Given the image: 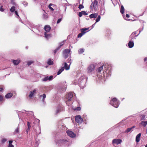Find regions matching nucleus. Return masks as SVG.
<instances>
[{
  "mask_svg": "<svg viewBox=\"0 0 147 147\" xmlns=\"http://www.w3.org/2000/svg\"><path fill=\"white\" fill-rule=\"evenodd\" d=\"M73 96V93L72 92H69L66 94V96L65 101L67 105L69 106L71 104V100Z\"/></svg>",
  "mask_w": 147,
  "mask_h": 147,
  "instance_id": "obj_1",
  "label": "nucleus"
},
{
  "mask_svg": "<svg viewBox=\"0 0 147 147\" xmlns=\"http://www.w3.org/2000/svg\"><path fill=\"white\" fill-rule=\"evenodd\" d=\"M110 104L113 107L116 108L118 107L119 105L118 101L115 98H113L111 101Z\"/></svg>",
  "mask_w": 147,
  "mask_h": 147,
  "instance_id": "obj_2",
  "label": "nucleus"
},
{
  "mask_svg": "<svg viewBox=\"0 0 147 147\" xmlns=\"http://www.w3.org/2000/svg\"><path fill=\"white\" fill-rule=\"evenodd\" d=\"M98 1L96 0H95L92 3L91 5L90 6V9L91 10L94 9L96 10L97 7Z\"/></svg>",
  "mask_w": 147,
  "mask_h": 147,
  "instance_id": "obj_3",
  "label": "nucleus"
},
{
  "mask_svg": "<svg viewBox=\"0 0 147 147\" xmlns=\"http://www.w3.org/2000/svg\"><path fill=\"white\" fill-rule=\"evenodd\" d=\"M95 67V66L94 64H91L87 68V71L88 73H90L94 70Z\"/></svg>",
  "mask_w": 147,
  "mask_h": 147,
  "instance_id": "obj_4",
  "label": "nucleus"
},
{
  "mask_svg": "<svg viewBox=\"0 0 147 147\" xmlns=\"http://www.w3.org/2000/svg\"><path fill=\"white\" fill-rule=\"evenodd\" d=\"M75 120L76 122L78 123H81L83 122V119L80 115H77L75 117Z\"/></svg>",
  "mask_w": 147,
  "mask_h": 147,
  "instance_id": "obj_5",
  "label": "nucleus"
},
{
  "mask_svg": "<svg viewBox=\"0 0 147 147\" xmlns=\"http://www.w3.org/2000/svg\"><path fill=\"white\" fill-rule=\"evenodd\" d=\"M70 52V50L68 49H65L63 51V55L65 58L66 59L68 57V54Z\"/></svg>",
  "mask_w": 147,
  "mask_h": 147,
  "instance_id": "obj_6",
  "label": "nucleus"
},
{
  "mask_svg": "<svg viewBox=\"0 0 147 147\" xmlns=\"http://www.w3.org/2000/svg\"><path fill=\"white\" fill-rule=\"evenodd\" d=\"M68 135L71 138H74L76 136V134L73 131H67L66 132Z\"/></svg>",
  "mask_w": 147,
  "mask_h": 147,
  "instance_id": "obj_7",
  "label": "nucleus"
},
{
  "mask_svg": "<svg viewBox=\"0 0 147 147\" xmlns=\"http://www.w3.org/2000/svg\"><path fill=\"white\" fill-rule=\"evenodd\" d=\"M122 142V140L120 139H114L112 140V143L115 144L117 145L120 144Z\"/></svg>",
  "mask_w": 147,
  "mask_h": 147,
  "instance_id": "obj_8",
  "label": "nucleus"
},
{
  "mask_svg": "<svg viewBox=\"0 0 147 147\" xmlns=\"http://www.w3.org/2000/svg\"><path fill=\"white\" fill-rule=\"evenodd\" d=\"M67 141L65 140H57L56 143L57 144L59 145H61L62 144H63L65 143V142Z\"/></svg>",
  "mask_w": 147,
  "mask_h": 147,
  "instance_id": "obj_9",
  "label": "nucleus"
},
{
  "mask_svg": "<svg viewBox=\"0 0 147 147\" xmlns=\"http://www.w3.org/2000/svg\"><path fill=\"white\" fill-rule=\"evenodd\" d=\"M108 66V64H105V65H104L103 66L98 67L96 70L97 72L98 73H100L101 71L102 70L103 66H104L106 68V67Z\"/></svg>",
  "mask_w": 147,
  "mask_h": 147,
  "instance_id": "obj_10",
  "label": "nucleus"
},
{
  "mask_svg": "<svg viewBox=\"0 0 147 147\" xmlns=\"http://www.w3.org/2000/svg\"><path fill=\"white\" fill-rule=\"evenodd\" d=\"M36 89H34L33 91H30V94L28 95V97L30 98H32L36 93Z\"/></svg>",
  "mask_w": 147,
  "mask_h": 147,
  "instance_id": "obj_11",
  "label": "nucleus"
},
{
  "mask_svg": "<svg viewBox=\"0 0 147 147\" xmlns=\"http://www.w3.org/2000/svg\"><path fill=\"white\" fill-rule=\"evenodd\" d=\"M139 124L140 126H142L144 127L147 125V121H142L140 122Z\"/></svg>",
  "mask_w": 147,
  "mask_h": 147,
  "instance_id": "obj_12",
  "label": "nucleus"
},
{
  "mask_svg": "<svg viewBox=\"0 0 147 147\" xmlns=\"http://www.w3.org/2000/svg\"><path fill=\"white\" fill-rule=\"evenodd\" d=\"M51 29L50 26L49 25H46L44 26V29L46 31V32H49Z\"/></svg>",
  "mask_w": 147,
  "mask_h": 147,
  "instance_id": "obj_13",
  "label": "nucleus"
},
{
  "mask_svg": "<svg viewBox=\"0 0 147 147\" xmlns=\"http://www.w3.org/2000/svg\"><path fill=\"white\" fill-rule=\"evenodd\" d=\"M141 135V133H139L136 136V141L137 143L138 142L140 141Z\"/></svg>",
  "mask_w": 147,
  "mask_h": 147,
  "instance_id": "obj_14",
  "label": "nucleus"
},
{
  "mask_svg": "<svg viewBox=\"0 0 147 147\" xmlns=\"http://www.w3.org/2000/svg\"><path fill=\"white\" fill-rule=\"evenodd\" d=\"M98 13H96L92 14L89 16V17L90 18H95L97 17L98 16Z\"/></svg>",
  "mask_w": 147,
  "mask_h": 147,
  "instance_id": "obj_15",
  "label": "nucleus"
},
{
  "mask_svg": "<svg viewBox=\"0 0 147 147\" xmlns=\"http://www.w3.org/2000/svg\"><path fill=\"white\" fill-rule=\"evenodd\" d=\"M13 94L11 93H9L5 95V97L6 98H9L12 97Z\"/></svg>",
  "mask_w": 147,
  "mask_h": 147,
  "instance_id": "obj_16",
  "label": "nucleus"
},
{
  "mask_svg": "<svg viewBox=\"0 0 147 147\" xmlns=\"http://www.w3.org/2000/svg\"><path fill=\"white\" fill-rule=\"evenodd\" d=\"M134 44L133 42L129 41L128 43V46L129 48H131L134 46Z\"/></svg>",
  "mask_w": 147,
  "mask_h": 147,
  "instance_id": "obj_17",
  "label": "nucleus"
},
{
  "mask_svg": "<svg viewBox=\"0 0 147 147\" xmlns=\"http://www.w3.org/2000/svg\"><path fill=\"white\" fill-rule=\"evenodd\" d=\"M13 63L15 65H18L19 63L20 62V60H13Z\"/></svg>",
  "mask_w": 147,
  "mask_h": 147,
  "instance_id": "obj_18",
  "label": "nucleus"
},
{
  "mask_svg": "<svg viewBox=\"0 0 147 147\" xmlns=\"http://www.w3.org/2000/svg\"><path fill=\"white\" fill-rule=\"evenodd\" d=\"M135 127H136V126H134L132 127L131 128H128L125 131V133H128V132H130L133 128H134Z\"/></svg>",
  "mask_w": 147,
  "mask_h": 147,
  "instance_id": "obj_19",
  "label": "nucleus"
},
{
  "mask_svg": "<svg viewBox=\"0 0 147 147\" xmlns=\"http://www.w3.org/2000/svg\"><path fill=\"white\" fill-rule=\"evenodd\" d=\"M88 28L81 29V33H82V34H83L84 35L86 33V31L87 30H88Z\"/></svg>",
  "mask_w": 147,
  "mask_h": 147,
  "instance_id": "obj_20",
  "label": "nucleus"
},
{
  "mask_svg": "<svg viewBox=\"0 0 147 147\" xmlns=\"http://www.w3.org/2000/svg\"><path fill=\"white\" fill-rule=\"evenodd\" d=\"M44 34H45V37L47 38H49L51 37V34H48L47 33V32H45Z\"/></svg>",
  "mask_w": 147,
  "mask_h": 147,
  "instance_id": "obj_21",
  "label": "nucleus"
},
{
  "mask_svg": "<svg viewBox=\"0 0 147 147\" xmlns=\"http://www.w3.org/2000/svg\"><path fill=\"white\" fill-rule=\"evenodd\" d=\"M64 69V68L63 67H62L61 69H60L57 72V74L59 75L60 74L61 72L63 71Z\"/></svg>",
  "mask_w": 147,
  "mask_h": 147,
  "instance_id": "obj_22",
  "label": "nucleus"
},
{
  "mask_svg": "<svg viewBox=\"0 0 147 147\" xmlns=\"http://www.w3.org/2000/svg\"><path fill=\"white\" fill-rule=\"evenodd\" d=\"M120 12L122 14H123L124 12V8L123 5H121L120 9Z\"/></svg>",
  "mask_w": 147,
  "mask_h": 147,
  "instance_id": "obj_23",
  "label": "nucleus"
},
{
  "mask_svg": "<svg viewBox=\"0 0 147 147\" xmlns=\"http://www.w3.org/2000/svg\"><path fill=\"white\" fill-rule=\"evenodd\" d=\"M47 63L48 65H51L53 64V62L51 59H49Z\"/></svg>",
  "mask_w": 147,
  "mask_h": 147,
  "instance_id": "obj_24",
  "label": "nucleus"
},
{
  "mask_svg": "<svg viewBox=\"0 0 147 147\" xmlns=\"http://www.w3.org/2000/svg\"><path fill=\"white\" fill-rule=\"evenodd\" d=\"M64 67L65 69L66 70L69 69V66H68L66 62L64 63Z\"/></svg>",
  "mask_w": 147,
  "mask_h": 147,
  "instance_id": "obj_25",
  "label": "nucleus"
},
{
  "mask_svg": "<svg viewBox=\"0 0 147 147\" xmlns=\"http://www.w3.org/2000/svg\"><path fill=\"white\" fill-rule=\"evenodd\" d=\"M13 141L11 140H10L9 142V144L8 147H14V146L11 144Z\"/></svg>",
  "mask_w": 147,
  "mask_h": 147,
  "instance_id": "obj_26",
  "label": "nucleus"
},
{
  "mask_svg": "<svg viewBox=\"0 0 147 147\" xmlns=\"http://www.w3.org/2000/svg\"><path fill=\"white\" fill-rule=\"evenodd\" d=\"M16 8L15 6H12L11 8L10 9V11L12 12H13L15 11V10Z\"/></svg>",
  "mask_w": 147,
  "mask_h": 147,
  "instance_id": "obj_27",
  "label": "nucleus"
},
{
  "mask_svg": "<svg viewBox=\"0 0 147 147\" xmlns=\"http://www.w3.org/2000/svg\"><path fill=\"white\" fill-rule=\"evenodd\" d=\"M100 19V16L99 15L98 16L97 19L96 20V23L98 22Z\"/></svg>",
  "mask_w": 147,
  "mask_h": 147,
  "instance_id": "obj_28",
  "label": "nucleus"
},
{
  "mask_svg": "<svg viewBox=\"0 0 147 147\" xmlns=\"http://www.w3.org/2000/svg\"><path fill=\"white\" fill-rule=\"evenodd\" d=\"M137 34L136 32H133L132 34H131V35L130 36V37H134V35H135L136 34Z\"/></svg>",
  "mask_w": 147,
  "mask_h": 147,
  "instance_id": "obj_29",
  "label": "nucleus"
},
{
  "mask_svg": "<svg viewBox=\"0 0 147 147\" xmlns=\"http://www.w3.org/2000/svg\"><path fill=\"white\" fill-rule=\"evenodd\" d=\"M60 47H58L57 48H56L53 51V53L54 54H55L57 52V51L59 50V49L60 48Z\"/></svg>",
  "mask_w": 147,
  "mask_h": 147,
  "instance_id": "obj_30",
  "label": "nucleus"
},
{
  "mask_svg": "<svg viewBox=\"0 0 147 147\" xmlns=\"http://www.w3.org/2000/svg\"><path fill=\"white\" fill-rule=\"evenodd\" d=\"M84 50L83 49H80L79 50V53L80 54H82L83 53V52H84Z\"/></svg>",
  "mask_w": 147,
  "mask_h": 147,
  "instance_id": "obj_31",
  "label": "nucleus"
},
{
  "mask_svg": "<svg viewBox=\"0 0 147 147\" xmlns=\"http://www.w3.org/2000/svg\"><path fill=\"white\" fill-rule=\"evenodd\" d=\"M84 8V6L83 5H82L81 4L79 5V7H78V8L80 9H82V8Z\"/></svg>",
  "mask_w": 147,
  "mask_h": 147,
  "instance_id": "obj_32",
  "label": "nucleus"
},
{
  "mask_svg": "<svg viewBox=\"0 0 147 147\" xmlns=\"http://www.w3.org/2000/svg\"><path fill=\"white\" fill-rule=\"evenodd\" d=\"M27 125L28 126V130H29L30 129V128L31 127V126L30 125V123L29 122H28Z\"/></svg>",
  "mask_w": 147,
  "mask_h": 147,
  "instance_id": "obj_33",
  "label": "nucleus"
},
{
  "mask_svg": "<svg viewBox=\"0 0 147 147\" xmlns=\"http://www.w3.org/2000/svg\"><path fill=\"white\" fill-rule=\"evenodd\" d=\"M49 80L48 76H47L44 78L43 79V80L44 81H46L47 80Z\"/></svg>",
  "mask_w": 147,
  "mask_h": 147,
  "instance_id": "obj_34",
  "label": "nucleus"
},
{
  "mask_svg": "<svg viewBox=\"0 0 147 147\" xmlns=\"http://www.w3.org/2000/svg\"><path fill=\"white\" fill-rule=\"evenodd\" d=\"M83 34L81 32V33H79L78 35V37L80 38L82 37Z\"/></svg>",
  "mask_w": 147,
  "mask_h": 147,
  "instance_id": "obj_35",
  "label": "nucleus"
},
{
  "mask_svg": "<svg viewBox=\"0 0 147 147\" xmlns=\"http://www.w3.org/2000/svg\"><path fill=\"white\" fill-rule=\"evenodd\" d=\"M19 129L17 127L15 130V132L17 133H19Z\"/></svg>",
  "mask_w": 147,
  "mask_h": 147,
  "instance_id": "obj_36",
  "label": "nucleus"
},
{
  "mask_svg": "<svg viewBox=\"0 0 147 147\" xmlns=\"http://www.w3.org/2000/svg\"><path fill=\"white\" fill-rule=\"evenodd\" d=\"M82 15H87L88 13H86L85 11H82Z\"/></svg>",
  "mask_w": 147,
  "mask_h": 147,
  "instance_id": "obj_37",
  "label": "nucleus"
},
{
  "mask_svg": "<svg viewBox=\"0 0 147 147\" xmlns=\"http://www.w3.org/2000/svg\"><path fill=\"white\" fill-rule=\"evenodd\" d=\"M3 100V97L0 94V101H2Z\"/></svg>",
  "mask_w": 147,
  "mask_h": 147,
  "instance_id": "obj_38",
  "label": "nucleus"
},
{
  "mask_svg": "<svg viewBox=\"0 0 147 147\" xmlns=\"http://www.w3.org/2000/svg\"><path fill=\"white\" fill-rule=\"evenodd\" d=\"M7 140L5 138H4L2 139L1 141V142L2 143H3L5 142Z\"/></svg>",
  "mask_w": 147,
  "mask_h": 147,
  "instance_id": "obj_39",
  "label": "nucleus"
},
{
  "mask_svg": "<svg viewBox=\"0 0 147 147\" xmlns=\"http://www.w3.org/2000/svg\"><path fill=\"white\" fill-rule=\"evenodd\" d=\"M52 5L51 4H50L49 5V8L52 11H53L54 10V9H53L52 8V7H51V5Z\"/></svg>",
  "mask_w": 147,
  "mask_h": 147,
  "instance_id": "obj_40",
  "label": "nucleus"
},
{
  "mask_svg": "<svg viewBox=\"0 0 147 147\" xmlns=\"http://www.w3.org/2000/svg\"><path fill=\"white\" fill-rule=\"evenodd\" d=\"M62 19L61 18H59V19L57 21V24H58L61 21V20Z\"/></svg>",
  "mask_w": 147,
  "mask_h": 147,
  "instance_id": "obj_41",
  "label": "nucleus"
},
{
  "mask_svg": "<svg viewBox=\"0 0 147 147\" xmlns=\"http://www.w3.org/2000/svg\"><path fill=\"white\" fill-rule=\"evenodd\" d=\"M82 16V11L81 12H79L78 13V16L80 17H81Z\"/></svg>",
  "mask_w": 147,
  "mask_h": 147,
  "instance_id": "obj_42",
  "label": "nucleus"
},
{
  "mask_svg": "<svg viewBox=\"0 0 147 147\" xmlns=\"http://www.w3.org/2000/svg\"><path fill=\"white\" fill-rule=\"evenodd\" d=\"M3 7V6H1L0 9V11H2V12H3L4 11V9L3 8H2V7Z\"/></svg>",
  "mask_w": 147,
  "mask_h": 147,
  "instance_id": "obj_43",
  "label": "nucleus"
},
{
  "mask_svg": "<svg viewBox=\"0 0 147 147\" xmlns=\"http://www.w3.org/2000/svg\"><path fill=\"white\" fill-rule=\"evenodd\" d=\"M53 76H49V77H48V78H49V80H52L53 79Z\"/></svg>",
  "mask_w": 147,
  "mask_h": 147,
  "instance_id": "obj_44",
  "label": "nucleus"
},
{
  "mask_svg": "<svg viewBox=\"0 0 147 147\" xmlns=\"http://www.w3.org/2000/svg\"><path fill=\"white\" fill-rule=\"evenodd\" d=\"M42 96L43 97V100H44L46 97V95L45 94H43Z\"/></svg>",
  "mask_w": 147,
  "mask_h": 147,
  "instance_id": "obj_45",
  "label": "nucleus"
},
{
  "mask_svg": "<svg viewBox=\"0 0 147 147\" xmlns=\"http://www.w3.org/2000/svg\"><path fill=\"white\" fill-rule=\"evenodd\" d=\"M32 63V62L31 61H29L28 62V65H30Z\"/></svg>",
  "mask_w": 147,
  "mask_h": 147,
  "instance_id": "obj_46",
  "label": "nucleus"
},
{
  "mask_svg": "<svg viewBox=\"0 0 147 147\" xmlns=\"http://www.w3.org/2000/svg\"><path fill=\"white\" fill-rule=\"evenodd\" d=\"M3 88L2 86H0V92L3 91Z\"/></svg>",
  "mask_w": 147,
  "mask_h": 147,
  "instance_id": "obj_47",
  "label": "nucleus"
},
{
  "mask_svg": "<svg viewBox=\"0 0 147 147\" xmlns=\"http://www.w3.org/2000/svg\"><path fill=\"white\" fill-rule=\"evenodd\" d=\"M15 14L17 15V16H19V15H18V12H17V11H15Z\"/></svg>",
  "mask_w": 147,
  "mask_h": 147,
  "instance_id": "obj_48",
  "label": "nucleus"
},
{
  "mask_svg": "<svg viewBox=\"0 0 147 147\" xmlns=\"http://www.w3.org/2000/svg\"><path fill=\"white\" fill-rule=\"evenodd\" d=\"M76 109L78 111H80L81 109V108L80 107H77Z\"/></svg>",
  "mask_w": 147,
  "mask_h": 147,
  "instance_id": "obj_49",
  "label": "nucleus"
},
{
  "mask_svg": "<svg viewBox=\"0 0 147 147\" xmlns=\"http://www.w3.org/2000/svg\"><path fill=\"white\" fill-rule=\"evenodd\" d=\"M105 11V10H104L103 9H101V12H102V11H103V13H104Z\"/></svg>",
  "mask_w": 147,
  "mask_h": 147,
  "instance_id": "obj_50",
  "label": "nucleus"
},
{
  "mask_svg": "<svg viewBox=\"0 0 147 147\" xmlns=\"http://www.w3.org/2000/svg\"><path fill=\"white\" fill-rule=\"evenodd\" d=\"M126 16L127 17V18H129V15L128 14H126Z\"/></svg>",
  "mask_w": 147,
  "mask_h": 147,
  "instance_id": "obj_51",
  "label": "nucleus"
},
{
  "mask_svg": "<svg viewBox=\"0 0 147 147\" xmlns=\"http://www.w3.org/2000/svg\"><path fill=\"white\" fill-rule=\"evenodd\" d=\"M144 61H147V57L145 58L144 59Z\"/></svg>",
  "mask_w": 147,
  "mask_h": 147,
  "instance_id": "obj_52",
  "label": "nucleus"
},
{
  "mask_svg": "<svg viewBox=\"0 0 147 147\" xmlns=\"http://www.w3.org/2000/svg\"><path fill=\"white\" fill-rule=\"evenodd\" d=\"M96 23L95 22L94 24H93L92 25V27H94V26L95 24H96Z\"/></svg>",
  "mask_w": 147,
  "mask_h": 147,
  "instance_id": "obj_53",
  "label": "nucleus"
},
{
  "mask_svg": "<svg viewBox=\"0 0 147 147\" xmlns=\"http://www.w3.org/2000/svg\"><path fill=\"white\" fill-rule=\"evenodd\" d=\"M145 117V116L143 115V118L142 117V119H144V118Z\"/></svg>",
  "mask_w": 147,
  "mask_h": 147,
  "instance_id": "obj_54",
  "label": "nucleus"
},
{
  "mask_svg": "<svg viewBox=\"0 0 147 147\" xmlns=\"http://www.w3.org/2000/svg\"><path fill=\"white\" fill-rule=\"evenodd\" d=\"M145 147H147V144L146 145Z\"/></svg>",
  "mask_w": 147,
  "mask_h": 147,
  "instance_id": "obj_55",
  "label": "nucleus"
},
{
  "mask_svg": "<svg viewBox=\"0 0 147 147\" xmlns=\"http://www.w3.org/2000/svg\"><path fill=\"white\" fill-rule=\"evenodd\" d=\"M46 16H45V17H46L47 18V15H45Z\"/></svg>",
  "mask_w": 147,
  "mask_h": 147,
  "instance_id": "obj_56",
  "label": "nucleus"
},
{
  "mask_svg": "<svg viewBox=\"0 0 147 147\" xmlns=\"http://www.w3.org/2000/svg\"><path fill=\"white\" fill-rule=\"evenodd\" d=\"M46 16H45V17H46L47 18V15H45Z\"/></svg>",
  "mask_w": 147,
  "mask_h": 147,
  "instance_id": "obj_57",
  "label": "nucleus"
},
{
  "mask_svg": "<svg viewBox=\"0 0 147 147\" xmlns=\"http://www.w3.org/2000/svg\"><path fill=\"white\" fill-rule=\"evenodd\" d=\"M138 36V35H136V36Z\"/></svg>",
  "mask_w": 147,
  "mask_h": 147,
  "instance_id": "obj_58",
  "label": "nucleus"
}]
</instances>
